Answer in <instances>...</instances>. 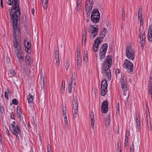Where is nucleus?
<instances>
[{
  "label": "nucleus",
  "mask_w": 152,
  "mask_h": 152,
  "mask_svg": "<svg viewBox=\"0 0 152 152\" xmlns=\"http://www.w3.org/2000/svg\"><path fill=\"white\" fill-rule=\"evenodd\" d=\"M96 28V26H95V25H90L88 28V31L89 33H91V31Z\"/></svg>",
  "instance_id": "23"
},
{
  "label": "nucleus",
  "mask_w": 152,
  "mask_h": 152,
  "mask_svg": "<svg viewBox=\"0 0 152 152\" xmlns=\"http://www.w3.org/2000/svg\"><path fill=\"white\" fill-rule=\"evenodd\" d=\"M16 113L18 117L19 118L20 117L22 112L20 110V108L19 106H18L17 107Z\"/></svg>",
  "instance_id": "21"
},
{
  "label": "nucleus",
  "mask_w": 152,
  "mask_h": 152,
  "mask_svg": "<svg viewBox=\"0 0 152 152\" xmlns=\"http://www.w3.org/2000/svg\"><path fill=\"white\" fill-rule=\"evenodd\" d=\"M24 46L25 47V50L28 53L31 52V43L30 40H25L24 42Z\"/></svg>",
  "instance_id": "14"
},
{
  "label": "nucleus",
  "mask_w": 152,
  "mask_h": 152,
  "mask_svg": "<svg viewBox=\"0 0 152 152\" xmlns=\"http://www.w3.org/2000/svg\"><path fill=\"white\" fill-rule=\"evenodd\" d=\"M106 28H103L102 30L99 34L100 37H98L94 41L93 47V49L94 50L95 52L97 51L98 49V45L100 44L102 41V39L105 37L106 34Z\"/></svg>",
  "instance_id": "3"
},
{
  "label": "nucleus",
  "mask_w": 152,
  "mask_h": 152,
  "mask_svg": "<svg viewBox=\"0 0 152 152\" xmlns=\"http://www.w3.org/2000/svg\"><path fill=\"white\" fill-rule=\"evenodd\" d=\"M148 32V39L149 41H152V33Z\"/></svg>",
  "instance_id": "28"
},
{
  "label": "nucleus",
  "mask_w": 152,
  "mask_h": 152,
  "mask_svg": "<svg viewBox=\"0 0 152 152\" xmlns=\"http://www.w3.org/2000/svg\"><path fill=\"white\" fill-rule=\"evenodd\" d=\"M95 26H96V28L93 30L91 31V36L93 38H94L97 35V33L98 31V26L97 25H95Z\"/></svg>",
  "instance_id": "17"
},
{
  "label": "nucleus",
  "mask_w": 152,
  "mask_h": 152,
  "mask_svg": "<svg viewBox=\"0 0 152 152\" xmlns=\"http://www.w3.org/2000/svg\"><path fill=\"white\" fill-rule=\"evenodd\" d=\"M115 73L118 74L119 73V70L118 69H116Z\"/></svg>",
  "instance_id": "63"
},
{
  "label": "nucleus",
  "mask_w": 152,
  "mask_h": 152,
  "mask_svg": "<svg viewBox=\"0 0 152 152\" xmlns=\"http://www.w3.org/2000/svg\"><path fill=\"white\" fill-rule=\"evenodd\" d=\"M14 44H13V47L16 49L17 50H20L21 45L18 42V39L16 40L14 39Z\"/></svg>",
  "instance_id": "15"
},
{
  "label": "nucleus",
  "mask_w": 152,
  "mask_h": 152,
  "mask_svg": "<svg viewBox=\"0 0 152 152\" xmlns=\"http://www.w3.org/2000/svg\"><path fill=\"white\" fill-rule=\"evenodd\" d=\"M91 115V119H92L94 120V113L92 112V111L91 112V114H90Z\"/></svg>",
  "instance_id": "47"
},
{
  "label": "nucleus",
  "mask_w": 152,
  "mask_h": 152,
  "mask_svg": "<svg viewBox=\"0 0 152 152\" xmlns=\"http://www.w3.org/2000/svg\"><path fill=\"white\" fill-rule=\"evenodd\" d=\"M107 81L105 79H103L102 82L101 84V88H104L106 90H107Z\"/></svg>",
  "instance_id": "18"
},
{
  "label": "nucleus",
  "mask_w": 152,
  "mask_h": 152,
  "mask_svg": "<svg viewBox=\"0 0 152 152\" xmlns=\"http://www.w3.org/2000/svg\"><path fill=\"white\" fill-rule=\"evenodd\" d=\"M129 132L128 133L126 132L125 134V140L124 142V146L125 147H126L128 145V141L129 140Z\"/></svg>",
  "instance_id": "19"
},
{
  "label": "nucleus",
  "mask_w": 152,
  "mask_h": 152,
  "mask_svg": "<svg viewBox=\"0 0 152 152\" xmlns=\"http://www.w3.org/2000/svg\"><path fill=\"white\" fill-rule=\"evenodd\" d=\"M149 84L148 86L149 87H152V83H151V80L149 81Z\"/></svg>",
  "instance_id": "54"
},
{
  "label": "nucleus",
  "mask_w": 152,
  "mask_h": 152,
  "mask_svg": "<svg viewBox=\"0 0 152 152\" xmlns=\"http://www.w3.org/2000/svg\"><path fill=\"white\" fill-rule=\"evenodd\" d=\"M48 152H51V148H48Z\"/></svg>",
  "instance_id": "64"
},
{
  "label": "nucleus",
  "mask_w": 152,
  "mask_h": 152,
  "mask_svg": "<svg viewBox=\"0 0 152 152\" xmlns=\"http://www.w3.org/2000/svg\"><path fill=\"white\" fill-rule=\"evenodd\" d=\"M31 59L30 56L26 55L25 57V61L27 65H30L31 63Z\"/></svg>",
  "instance_id": "20"
},
{
  "label": "nucleus",
  "mask_w": 152,
  "mask_h": 152,
  "mask_svg": "<svg viewBox=\"0 0 152 152\" xmlns=\"http://www.w3.org/2000/svg\"><path fill=\"white\" fill-rule=\"evenodd\" d=\"M136 123H140V120L139 114H137L136 115Z\"/></svg>",
  "instance_id": "30"
},
{
  "label": "nucleus",
  "mask_w": 152,
  "mask_h": 152,
  "mask_svg": "<svg viewBox=\"0 0 152 152\" xmlns=\"http://www.w3.org/2000/svg\"><path fill=\"white\" fill-rule=\"evenodd\" d=\"M19 60L21 62H22L23 60V57L22 56H21L18 58Z\"/></svg>",
  "instance_id": "44"
},
{
  "label": "nucleus",
  "mask_w": 152,
  "mask_h": 152,
  "mask_svg": "<svg viewBox=\"0 0 152 152\" xmlns=\"http://www.w3.org/2000/svg\"><path fill=\"white\" fill-rule=\"evenodd\" d=\"M119 103L118 102L116 106V113H119Z\"/></svg>",
  "instance_id": "37"
},
{
  "label": "nucleus",
  "mask_w": 152,
  "mask_h": 152,
  "mask_svg": "<svg viewBox=\"0 0 152 152\" xmlns=\"http://www.w3.org/2000/svg\"><path fill=\"white\" fill-rule=\"evenodd\" d=\"M10 74H11L12 75H16L15 72V71L13 70H11L10 71Z\"/></svg>",
  "instance_id": "45"
},
{
  "label": "nucleus",
  "mask_w": 152,
  "mask_h": 152,
  "mask_svg": "<svg viewBox=\"0 0 152 152\" xmlns=\"http://www.w3.org/2000/svg\"><path fill=\"white\" fill-rule=\"evenodd\" d=\"M11 118L12 119H15V117L13 113H12L11 115Z\"/></svg>",
  "instance_id": "57"
},
{
  "label": "nucleus",
  "mask_w": 152,
  "mask_h": 152,
  "mask_svg": "<svg viewBox=\"0 0 152 152\" xmlns=\"http://www.w3.org/2000/svg\"><path fill=\"white\" fill-rule=\"evenodd\" d=\"M136 125L137 126V129H140V122L136 123Z\"/></svg>",
  "instance_id": "48"
},
{
  "label": "nucleus",
  "mask_w": 152,
  "mask_h": 152,
  "mask_svg": "<svg viewBox=\"0 0 152 152\" xmlns=\"http://www.w3.org/2000/svg\"><path fill=\"white\" fill-rule=\"evenodd\" d=\"M0 1H1V3H0L1 6V7L2 8H3L4 7H3V0H0Z\"/></svg>",
  "instance_id": "60"
},
{
  "label": "nucleus",
  "mask_w": 152,
  "mask_h": 152,
  "mask_svg": "<svg viewBox=\"0 0 152 152\" xmlns=\"http://www.w3.org/2000/svg\"><path fill=\"white\" fill-rule=\"evenodd\" d=\"M6 132L7 134V135H8V136H9V135H10V132H9V130L7 128V129H6Z\"/></svg>",
  "instance_id": "56"
},
{
  "label": "nucleus",
  "mask_w": 152,
  "mask_h": 152,
  "mask_svg": "<svg viewBox=\"0 0 152 152\" xmlns=\"http://www.w3.org/2000/svg\"><path fill=\"white\" fill-rule=\"evenodd\" d=\"M134 147H130V152H134Z\"/></svg>",
  "instance_id": "58"
},
{
  "label": "nucleus",
  "mask_w": 152,
  "mask_h": 152,
  "mask_svg": "<svg viewBox=\"0 0 152 152\" xmlns=\"http://www.w3.org/2000/svg\"><path fill=\"white\" fill-rule=\"evenodd\" d=\"M107 90H106L104 88H101V95L104 96L107 93Z\"/></svg>",
  "instance_id": "24"
},
{
  "label": "nucleus",
  "mask_w": 152,
  "mask_h": 152,
  "mask_svg": "<svg viewBox=\"0 0 152 152\" xmlns=\"http://www.w3.org/2000/svg\"><path fill=\"white\" fill-rule=\"evenodd\" d=\"M0 110L1 113H4V109L3 107L1 106L0 107Z\"/></svg>",
  "instance_id": "46"
},
{
  "label": "nucleus",
  "mask_w": 152,
  "mask_h": 152,
  "mask_svg": "<svg viewBox=\"0 0 152 152\" xmlns=\"http://www.w3.org/2000/svg\"><path fill=\"white\" fill-rule=\"evenodd\" d=\"M17 56L18 57V58H19V57H20L21 56H22V53L20 52V50L19 51H18L17 50Z\"/></svg>",
  "instance_id": "39"
},
{
  "label": "nucleus",
  "mask_w": 152,
  "mask_h": 152,
  "mask_svg": "<svg viewBox=\"0 0 152 152\" xmlns=\"http://www.w3.org/2000/svg\"><path fill=\"white\" fill-rule=\"evenodd\" d=\"M6 3L9 5H12L10 11V15L12 18L11 22L13 29L14 39L17 40L18 37L19 38L20 36V32L18 27V20L20 19V15L19 0H8L6 1Z\"/></svg>",
  "instance_id": "1"
},
{
  "label": "nucleus",
  "mask_w": 152,
  "mask_h": 152,
  "mask_svg": "<svg viewBox=\"0 0 152 152\" xmlns=\"http://www.w3.org/2000/svg\"><path fill=\"white\" fill-rule=\"evenodd\" d=\"M142 9H141L139 8V11H138V20H139V19L140 17H142Z\"/></svg>",
  "instance_id": "32"
},
{
  "label": "nucleus",
  "mask_w": 152,
  "mask_h": 152,
  "mask_svg": "<svg viewBox=\"0 0 152 152\" xmlns=\"http://www.w3.org/2000/svg\"><path fill=\"white\" fill-rule=\"evenodd\" d=\"M147 126L148 130H150L151 129V126L150 122H149V123L148 122V121H147Z\"/></svg>",
  "instance_id": "36"
},
{
  "label": "nucleus",
  "mask_w": 152,
  "mask_h": 152,
  "mask_svg": "<svg viewBox=\"0 0 152 152\" xmlns=\"http://www.w3.org/2000/svg\"><path fill=\"white\" fill-rule=\"evenodd\" d=\"M145 42V40H144V39H143V38H142V41L141 42V47L142 48H143L144 47V44Z\"/></svg>",
  "instance_id": "40"
},
{
  "label": "nucleus",
  "mask_w": 152,
  "mask_h": 152,
  "mask_svg": "<svg viewBox=\"0 0 152 152\" xmlns=\"http://www.w3.org/2000/svg\"><path fill=\"white\" fill-rule=\"evenodd\" d=\"M125 11L124 9H123L122 10V20L123 21L124 20L125 16Z\"/></svg>",
  "instance_id": "31"
},
{
  "label": "nucleus",
  "mask_w": 152,
  "mask_h": 152,
  "mask_svg": "<svg viewBox=\"0 0 152 152\" xmlns=\"http://www.w3.org/2000/svg\"><path fill=\"white\" fill-rule=\"evenodd\" d=\"M146 106H147V109L148 110V112H147L146 113V115H147V118H147V117L148 116V115H150V113H149V109H148V106L147 105H146Z\"/></svg>",
  "instance_id": "50"
},
{
  "label": "nucleus",
  "mask_w": 152,
  "mask_h": 152,
  "mask_svg": "<svg viewBox=\"0 0 152 152\" xmlns=\"http://www.w3.org/2000/svg\"><path fill=\"white\" fill-rule=\"evenodd\" d=\"M40 84L41 90H42V89L44 88V82L43 80L42 81H41Z\"/></svg>",
  "instance_id": "41"
},
{
  "label": "nucleus",
  "mask_w": 152,
  "mask_h": 152,
  "mask_svg": "<svg viewBox=\"0 0 152 152\" xmlns=\"http://www.w3.org/2000/svg\"><path fill=\"white\" fill-rule=\"evenodd\" d=\"M28 103H32L33 100V97L31 94H29L28 96Z\"/></svg>",
  "instance_id": "25"
},
{
  "label": "nucleus",
  "mask_w": 152,
  "mask_h": 152,
  "mask_svg": "<svg viewBox=\"0 0 152 152\" xmlns=\"http://www.w3.org/2000/svg\"><path fill=\"white\" fill-rule=\"evenodd\" d=\"M77 54H79V53H80V48H78V47L77 48Z\"/></svg>",
  "instance_id": "59"
},
{
  "label": "nucleus",
  "mask_w": 152,
  "mask_h": 152,
  "mask_svg": "<svg viewBox=\"0 0 152 152\" xmlns=\"http://www.w3.org/2000/svg\"><path fill=\"white\" fill-rule=\"evenodd\" d=\"M82 0H77V4H79V5H81Z\"/></svg>",
  "instance_id": "55"
},
{
  "label": "nucleus",
  "mask_w": 152,
  "mask_h": 152,
  "mask_svg": "<svg viewBox=\"0 0 152 152\" xmlns=\"http://www.w3.org/2000/svg\"><path fill=\"white\" fill-rule=\"evenodd\" d=\"M63 113L64 115V117H65V115L66 114V111L65 110H63Z\"/></svg>",
  "instance_id": "62"
},
{
  "label": "nucleus",
  "mask_w": 152,
  "mask_h": 152,
  "mask_svg": "<svg viewBox=\"0 0 152 152\" xmlns=\"http://www.w3.org/2000/svg\"><path fill=\"white\" fill-rule=\"evenodd\" d=\"M7 92L9 94H10L11 93V91L10 89H7Z\"/></svg>",
  "instance_id": "61"
},
{
  "label": "nucleus",
  "mask_w": 152,
  "mask_h": 152,
  "mask_svg": "<svg viewBox=\"0 0 152 152\" xmlns=\"http://www.w3.org/2000/svg\"><path fill=\"white\" fill-rule=\"evenodd\" d=\"M4 96L5 98L8 100L9 99L8 98V95L7 93V91H5L4 92Z\"/></svg>",
  "instance_id": "42"
},
{
  "label": "nucleus",
  "mask_w": 152,
  "mask_h": 152,
  "mask_svg": "<svg viewBox=\"0 0 152 152\" xmlns=\"http://www.w3.org/2000/svg\"><path fill=\"white\" fill-rule=\"evenodd\" d=\"M81 5H79V4H77L76 5V10L77 11L79 12L80 9Z\"/></svg>",
  "instance_id": "34"
},
{
  "label": "nucleus",
  "mask_w": 152,
  "mask_h": 152,
  "mask_svg": "<svg viewBox=\"0 0 152 152\" xmlns=\"http://www.w3.org/2000/svg\"><path fill=\"white\" fill-rule=\"evenodd\" d=\"M93 5V0H86L85 2V9L87 13V17L90 15Z\"/></svg>",
  "instance_id": "6"
},
{
  "label": "nucleus",
  "mask_w": 152,
  "mask_h": 152,
  "mask_svg": "<svg viewBox=\"0 0 152 152\" xmlns=\"http://www.w3.org/2000/svg\"><path fill=\"white\" fill-rule=\"evenodd\" d=\"M110 118L109 117H107L106 118L105 121L104 122V124H105V125H106L107 126H109L110 125Z\"/></svg>",
  "instance_id": "26"
},
{
  "label": "nucleus",
  "mask_w": 152,
  "mask_h": 152,
  "mask_svg": "<svg viewBox=\"0 0 152 152\" xmlns=\"http://www.w3.org/2000/svg\"><path fill=\"white\" fill-rule=\"evenodd\" d=\"M149 93L151 95H152V87H149Z\"/></svg>",
  "instance_id": "52"
},
{
  "label": "nucleus",
  "mask_w": 152,
  "mask_h": 152,
  "mask_svg": "<svg viewBox=\"0 0 152 152\" xmlns=\"http://www.w3.org/2000/svg\"><path fill=\"white\" fill-rule=\"evenodd\" d=\"M121 85V88L124 90V91L123 93V94L124 96H127L126 98L128 99L129 97V93L127 91H126L127 84L126 82L124 80L123 77L122 78Z\"/></svg>",
  "instance_id": "9"
},
{
  "label": "nucleus",
  "mask_w": 152,
  "mask_h": 152,
  "mask_svg": "<svg viewBox=\"0 0 152 152\" xmlns=\"http://www.w3.org/2000/svg\"><path fill=\"white\" fill-rule=\"evenodd\" d=\"M82 45L84 46L86 45V30L83 31L82 33Z\"/></svg>",
  "instance_id": "16"
},
{
  "label": "nucleus",
  "mask_w": 152,
  "mask_h": 152,
  "mask_svg": "<svg viewBox=\"0 0 152 152\" xmlns=\"http://www.w3.org/2000/svg\"><path fill=\"white\" fill-rule=\"evenodd\" d=\"M42 4L44 8L46 9L47 7L48 0H42Z\"/></svg>",
  "instance_id": "22"
},
{
  "label": "nucleus",
  "mask_w": 152,
  "mask_h": 152,
  "mask_svg": "<svg viewBox=\"0 0 152 152\" xmlns=\"http://www.w3.org/2000/svg\"><path fill=\"white\" fill-rule=\"evenodd\" d=\"M124 66H126L128 69L127 71L129 72L132 74L133 72V64L129 61L127 59L125 60L124 63Z\"/></svg>",
  "instance_id": "10"
},
{
  "label": "nucleus",
  "mask_w": 152,
  "mask_h": 152,
  "mask_svg": "<svg viewBox=\"0 0 152 152\" xmlns=\"http://www.w3.org/2000/svg\"><path fill=\"white\" fill-rule=\"evenodd\" d=\"M12 102L13 104L15 105H17L18 104V102L17 99H13L12 101Z\"/></svg>",
  "instance_id": "33"
},
{
  "label": "nucleus",
  "mask_w": 152,
  "mask_h": 152,
  "mask_svg": "<svg viewBox=\"0 0 152 152\" xmlns=\"http://www.w3.org/2000/svg\"><path fill=\"white\" fill-rule=\"evenodd\" d=\"M81 59L80 58H78L77 59V68L79 69H80V64L81 63L80 61Z\"/></svg>",
  "instance_id": "29"
},
{
  "label": "nucleus",
  "mask_w": 152,
  "mask_h": 152,
  "mask_svg": "<svg viewBox=\"0 0 152 152\" xmlns=\"http://www.w3.org/2000/svg\"><path fill=\"white\" fill-rule=\"evenodd\" d=\"M140 21V26H142L143 25V20H142L141 17H140V19H139Z\"/></svg>",
  "instance_id": "49"
},
{
  "label": "nucleus",
  "mask_w": 152,
  "mask_h": 152,
  "mask_svg": "<svg viewBox=\"0 0 152 152\" xmlns=\"http://www.w3.org/2000/svg\"><path fill=\"white\" fill-rule=\"evenodd\" d=\"M126 55L130 60H133L134 58V53L133 50L129 46H127L126 47Z\"/></svg>",
  "instance_id": "8"
},
{
  "label": "nucleus",
  "mask_w": 152,
  "mask_h": 152,
  "mask_svg": "<svg viewBox=\"0 0 152 152\" xmlns=\"http://www.w3.org/2000/svg\"><path fill=\"white\" fill-rule=\"evenodd\" d=\"M91 127L93 129H94V120L91 119Z\"/></svg>",
  "instance_id": "38"
},
{
  "label": "nucleus",
  "mask_w": 152,
  "mask_h": 152,
  "mask_svg": "<svg viewBox=\"0 0 152 152\" xmlns=\"http://www.w3.org/2000/svg\"><path fill=\"white\" fill-rule=\"evenodd\" d=\"M73 109L74 112L73 114V117L75 118L77 117V114L78 112V101L76 96L73 98Z\"/></svg>",
  "instance_id": "11"
},
{
  "label": "nucleus",
  "mask_w": 152,
  "mask_h": 152,
  "mask_svg": "<svg viewBox=\"0 0 152 152\" xmlns=\"http://www.w3.org/2000/svg\"><path fill=\"white\" fill-rule=\"evenodd\" d=\"M73 82V84L74 85H75L76 84V80L75 77H72L71 82L70 83H72V84Z\"/></svg>",
  "instance_id": "35"
},
{
  "label": "nucleus",
  "mask_w": 152,
  "mask_h": 152,
  "mask_svg": "<svg viewBox=\"0 0 152 152\" xmlns=\"http://www.w3.org/2000/svg\"><path fill=\"white\" fill-rule=\"evenodd\" d=\"M72 83H70L69 84L68 87V91L69 94H71L72 92Z\"/></svg>",
  "instance_id": "27"
},
{
  "label": "nucleus",
  "mask_w": 152,
  "mask_h": 152,
  "mask_svg": "<svg viewBox=\"0 0 152 152\" xmlns=\"http://www.w3.org/2000/svg\"><path fill=\"white\" fill-rule=\"evenodd\" d=\"M150 32L149 33H151V32L152 33V27L151 26H150V27H149V28L148 32Z\"/></svg>",
  "instance_id": "53"
},
{
  "label": "nucleus",
  "mask_w": 152,
  "mask_h": 152,
  "mask_svg": "<svg viewBox=\"0 0 152 152\" xmlns=\"http://www.w3.org/2000/svg\"><path fill=\"white\" fill-rule=\"evenodd\" d=\"M100 18V14L98 10L97 9H94L92 11L91 18L92 21L95 23L99 22Z\"/></svg>",
  "instance_id": "5"
},
{
  "label": "nucleus",
  "mask_w": 152,
  "mask_h": 152,
  "mask_svg": "<svg viewBox=\"0 0 152 152\" xmlns=\"http://www.w3.org/2000/svg\"><path fill=\"white\" fill-rule=\"evenodd\" d=\"M15 122L14 121L12 124L10 125V129L12 133L15 136L16 138L19 139V136H18V134L21 136V131L19 127L17 125L15 126Z\"/></svg>",
  "instance_id": "4"
},
{
  "label": "nucleus",
  "mask_w": 152,
  "mask_h": 152,
  "mask_svg": "<svg viewBox=\"0 0 152 152\" xmlns=\"http://www.w3.org/2000/svg\"><path fill=\"white\" fill-rule=\"evenodd\" d=\"M119 144L118 143V152H121V145L119 146Z\"/></svg>",
  "instance_id": "43"
},
{
  "label": "nucleus",
  "mask_w": 152,
  "mask_h": 152,
  "mask_svg": "<svg viewBox=\"0 0 152 152\" xmlns=\"http://www.w3.org/2000/svg\"><path fill=\"white\" fill-rule=\"evenodd\" d=\"M108 104L107 101H104L102 103L101 105V111L103 113H106L108 110Z\"/></svg>",
  "instance_id": "13"
},
{
  "label": "nucleus",
  "mask_w": 152,
  "mask_h": 152,
  "mask_svg": "<svg viewBox=\"0 0 152 152\" xmlns=\"http://www.w3.org/2000/svg\"><path fill=\"white\" fill-rule=\"evenodd\" d=\"M55 53V65L56 66L59 67L60 66V62L59 58V51L58 47L56 48Z\"/></svg>",
  "instance_id": "12"
},
{
  "label": "nucleus",
  "mask_w": 152,
  "mask_h": 152,
  "mask_svg": "<svg viewBox=\"0 0 152 152\" xmlns=\"http://www.w3.org/2000/svg\"><path fill=\"white\" fill-rule=\"evenodd\" d=\"M112 57L111 55H108L107 56L106 59L104 60L102 65V69L104 71L103 73H105L109 80H111V72L109 68L112 65Z\"/></svg>",
  "instance_id": "2"
},
{
  "label": "nucleus",
  "mask_w": 152,
  "mask_h": 152,
  "mask_svg": "<svg viewBox=\"0 0 152 152\" xmlns=\"http://www.w3.org/2000/svg\"><path fill=\"white\" fill-rule=\"evenodd\" d=\"M83 58L84 60L85 61H87L88 59V57L85 54H84V56H83Z\"/></svg>",
  "instance_id": "51"
},
{
  "label": "nucleus",
  "mask_w": 152,
  "mask_h": 152,
  "mask_svg": "<svg viewBox=\"0 0 152 152\" xmlns=\"http://www.w3.org/2000/svg\"><path fill=\"white\" fill-rule=\"evenodd\" d=\"M107 48V43H105L102 45L99 52V59L100 60H101L104 58Z\"/></svg>",
  "instance_id": "7"
}]
</instances>
